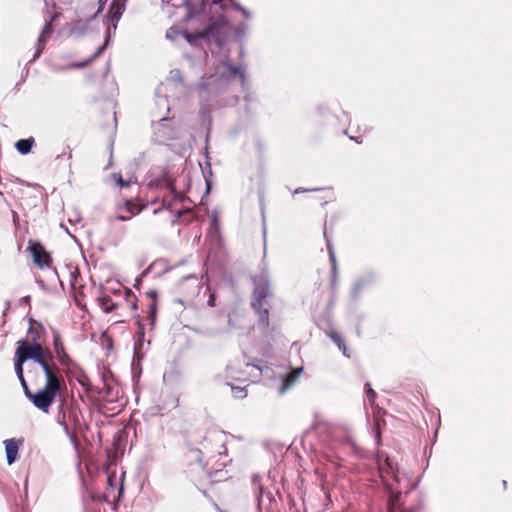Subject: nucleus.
Returning a JSON list of instances; mask_svg holds the SVG:
<instances>
[{"mask_svg": "<svg viewBox=\"0 0 512 512\" xmlns=\"http://www.w3.org/2000/svg\"><path fill=\"white\" fill-rule=\"evenodd\" d=\"M124 211L130 215L122 213L121 210L117 215V219L120 221H127L131 218V215H137L141 211V207L135 204L132 200H126L124 203Z\"/></svg>", "mask_w": 512, "mask_h": 512, "instance_id": "obj_15", "label": "nucleus"}, {"mask_svg": "<svg viewBox=\"0 0 512 512\" xmlns=\"http://www.w3.org/2000/svg\"><path fill=\"white\" fill-rule=\"evenodd\" d=\"M250 365H252L253 367H256L259 370H261V368L258 365H256V364L246 363V366H250Z\"/></svg>", "mask_w": 512, "mask_h": 512, "instance_id": "obj_43", "label": "nucleus"}, {"mask_svg": "<svg viewBox=\"0 0 512 512\" xmlns=\"http://www.w3.org/2000/svg\"><path fill=\"white\" fill-rule=\"evenodd\" d=\"M112 178L114 179L115 183L120 187H129L130 186L131 182L129 180H124L119 173H113Z\"/></svg>", "mask_w": 512, "mask_h": 512, "instance_id": "obj_26", "label": "nucleus"}, {"mask_svg": "<svg viewBox=\"0 0 512 512\" xmlns=\"http://www.w3.org/2000/svg\"><path fill=\"white\" fill-rule=\"evenodd\" d=\"M28 250L30 251V253L33 257L34 263L39 268L43 269L46 267H50L51 257L49 255V253L45 250V248L43 247L42 244H40L36 241L30 240L28 242Z\"/></svg>", "mask_w": 512, "mask_h": 512, "instance_id": "obj_9", "label": "nucleus"}, {"mask_svg": "<svg viewBox=\"0 0 512 512\" xmlns=\"http://www.w3.org/2000/svg\"><path fill=\"white\" fill-rule=\"evenodd\" d=\"M506 485H507V482L504 480V481H503V486H505V487H506Z\"/></svg>", "mask_w": 512, "mask_h": 512, "instance_id": "obj_49", "label": "nucleus"}, {"mask_svg": "<svg viewBox=\"0 0 512 512\" xmlns=\"http://www.w3.org/2000/svg\"><path fill=\"white\" fill-rule=\"evenodd\" d=\"M317 189H302V188H298L294 191L295 194H298V193H302V192H306V191H316Z\"/></svg>", "mask_w": 512, "mask_h": 512, "instance_id": "obj_38", "label": "nucleus"}, {"mask_svg": "<svg viewBox=\"0 0 512 512\" xmlns=\"http://www.w3.org/2000/svg\"><path fill=\"white\" fill-rule=\"evenodd\" d=\"M365 389H366V395H367L368 400L370 402H373L376 397V392L370 387L369 383H366Z\"/></svg>", "mask_w": 512, "mask_h": 512, "instance_id": "obj_30", "label": "nucleus"}, {"mask_svg": "<svg viewBox=\"0 0 512 512\" xmlns=\"http://www.w3.org/2000/svg\"><path fill=\"white\" fill-rule=\"evenodd\" d=\"M58 17V13H54L53 15H49V18L45 17V25L41 32V34L38 37L37 43H36V49L33 56V61L36 60L42 53L45 44L49 37L51 36L53 29H52V22Z\"/></svg>", "mask_w": 512, "mask_h": 512, "instance_id": "obj_10", "label": "nucleus"}, {"mask_svg": "<svg viewBox=\"0 0 512 512\" xmlns=\"http://www.w3.org/2000/svg\"><path fill=\"white\" fill-rule=\"evenodd\" d=\"M56 422L63 428L65 435L69 438L70 442L76 447L78 444L77 432L81 430L82 421L79 411L76 409L60 410L56 416Z\"/></svg>", "mask_w": 512, "mask_h": 512, "instance_id": "obj_4", "label": "nucleus"}, {"mask_svg": "<svg viewBox=\"0 0 512 512\" xmlns=\"http://www.w3.org/2000/svg\"><path fill=\"white\" fill-rule=\"evenodd\" d=\"M213 3L219 4L222 8L226 7L227 3H229L234 7L235 10L239 11L246 19H249L251 17V13L234 0H213Z\"/></svg>", "mask_w": 512, "mask_h": 512, "instance_id": "obj_21", "label": "nucleus"}, {"mask_svg": "<svg viewBox=\"0 0 512 512\" xmlns=\"http://www.w3.org/2000/svg\"><path fill=\"white\" fill-rule=\"evenodd\" d=\"M229 21L225 17H219L213 20L203 30L196 32L197 40H213L218 46H221L228 34Z\"/></svg>", "mask_w": 512, "mask_h": 512, "instance_id": "obj_6", "label": "nucleus"}, {"mask_svg": "<svg viewBox=\"0 0 512 512\" xmlns=\"http://www.w3.org/2000/svg\"><path fill=\"white\" fill-rule=\"evenodd\" d=\"M124 10H125L124 0H113V2L111 3L110 9H109V13H108V27H107V31H106V37H105L104 44L101 45L100 47H98L96 52L88 60H86L84 62L74 63L71 66L72 68H83L86 65H88L90 62H92L94 59H96L100 54L103 53V51L106 48V45L109 41V38H110L111 28H113V30L116 29L117 22L121 18Z\"/></svg>", "mask_w": 512, "mask_h": 512, "instance_id": "obj_3", "label": "nucleus"}, {"mask_svg": "<svg viewBox=\"0 0 512 512\" xmlns=\"http://www.w3.org/2000/svg\"><path fill=\"white\" fill-rule=\"evenodd\" d=\"M303 372V367H299L291 371L283 380V384L280 388V393L283 394L286 390L290 389L295 385L298 381L301 373Z\"/></svg>", "mask_w": 512, "mask_h": 512, "instance_id": "obj_16", "label": "nucleus"}, {"mask_svg": "<svg viewBox=\"0 0 512 512\" xmlns=\"http://www.w3.org/2000/svg\"><path fill=\"white\" fill-rule=\"evenodd\" d=\"M149 313H150V315H151L152 319L154 320V317H155V304H154V303H152V304L150 305V311H149Z\"/></svg>", "mask_w": 512, "mask_h": 512, "instance_id": "obj_37", "label": "nucleus"}, {"mask_svg": "<svg viewBox=\"0 0 512 512\" xmlns=\"http://www.w3.org/2000/svg\"><path fill=\"white\" fill-rule=\"evenodd\" d=\"M362 287H363V282H362V281H358V282L354 285V287H353V289H352V294H353V296H356V295L361 291Z\"/></svg>", "mask_w": 512, "mask_h": 512, "instance_id": "obj_32", "label": "nucleus"}, {"mask_svg": "<svg viewBox=\"0 0 512 512\" xmlns=\"http://www.w3.org/2000/svg\"><path fill=\"white\" fill-rule=\"evenodd\" d=\"M44 2H45V5H46V6H48V2H47V0H44Z\"/></svg>", "mask_w": 512, "mask_h": 512, "instance_id": "obj_50", "label": "nucleus"}, {"mask_svg": "<svg viewBox=\"0 0 512 512\" xmlns=\"http://www.w3.org/2000/svg\"><path fill=\"white\" fill-rule=\"evenodd\" d=\"M215 299H216L215 293L214 292L210 293L209 298L207 300V305L210 307L215 306Z\"/></svg>", "mask_w": 512, "mask_h": 512, "instance_id": "obj_33", "label": "nucleus"}, {"mask_svg": "<svg viewBox=\"0 0 512 512\" xmlns=\"http://www.w3.org/2000/svg\"><path fill=\"white\" fill-rule=\"evenodd\" d=\"M30 359V350H21L17 347L14 358V370L18 380L24 378L23 364Z\"/></svg>", "mask_w": 512, "mask_h": 512, "instance_id": "obj_14", "label": "nucleus"}, {"mask_svg": "<svg viewBox=\"0 0 512 512\" xmlns=\"http://www.w3.org/2000/svg\"><path fill=\"white\" fill-rule=\"evenodd\" d=\"M6 459L9 465L13 464L18 455V444L15 439H7L4 441Z\"/></svg>", "mask_w": 512, "mask_h": 512, "instance_id": "obj_17", "label": "nucleus"}, {"mask_svg": "<svg viewBox=\"0 0 512 512\" xmlns=\"http://www.w3.org/2000/svg\"><path fill=\"white\" fill-rule=\"evenodd\" d=\"M324 236H325V238H326V242H327V250H328V253H329V257H330V262H331V266H332V271H333V273L335 274V273H336V269H337L336 256H335V252H334L333 246H332V244H331V241H330V239L328 238V235H327V231H326V230L324 231Z\"/></svg>", "mask_w": 512, "mask_h": 512, "instance_id": "obj_23", "label": "nucleus"}, {"mask_svg": "<svg viewBox=\"0 0 512 512\" xmlns=\"http://www.w3.org/2000/svg\"><path fill=\"white\" fill-rule=\"evenodd\" d=\"M246 29H247V26H246V25H242L241 27H239V28L237 29V34H238V36L243 35Z\"/></svg>", "mask_w": 512, "mask_h": 512, "instance_id": "obj_36", "label": "nucleus"}, {"mask_svg": "<svg viewBox=\"0 0 512 512\" xmlns=\"http://www.w3.org/2000/svg\"><path fill=\"white\" fill-rule=\"evenodd\" d=\"M386 487L390 493L388 499V511L389 512H398V504L401 498V492L394 491L390 484H386Z\"/></svg>", "mask_w": 512, "mask_h": 512, "instance_id": "obj_20", "label": "nucleus"}, {"mask_svg": "<svg viewBox=\"0 0 512 512\" xmlns=\"http://www.w3.org/2000/svg\"><path fill=\"white\" fill-rule=\"evenodd\" d=\"M9 307H10V302H9V301H7V302H6V307H5V309H4V314H5V313H6V311L9 309Z\"/></svg>", "mask_w": 512, "mask_h": 512, "instance_id": "obj_41", "label": "nucleus"}, {"mask_svg": "<svg viewBox=\"0 0 512 512\" xmlns=\"http://www.w3.org/2000/svg\"><path fill=\"white\" fill-rule=\"evenodd\" d=\"M46 340V330L41 323L34 322L30 325L27 333V339H21L17 342V347L23 351L32 350L34 347L44 349Z\"/></svg>", "mask_w": 512, "mask_h": 512, "instance_id": "obj_8", "label": "nucleus"}, {"mask_svg": "<svg viewBox=\"0 0 512 512\" xmlns=\"http://www.w3.org/2000/svg\"><path fill=\"white\" fill-rule=\"evenodd\" d=\"M20 383H21V386L23 388V391H24V394L25 396L30 400V398L32 397L33 395V392L30 391L29 387H28V384L25 380V378H22V379H19Z\"/></svg>", "mask_w": 512, "mask_h": 512, "instance_id": "obj_29", "label": "nucleus"}, {"mask_svg": "<svg viewBox=\"0 0 512 512\" xmlns=\"http://www.w3.org/2000/svg\"><path fill=\"white\" fill-rule=\"evenodd\" d=\"M102 309L106 312V313H110L114 310V308L116 307V304H114L111 299H106V298H103L102 299Z\"/></svg>", "mask_w": 512, "mask_h": 512, "instance_id": "obj_27", "label": "nucleus"}, {"mask_svg": "<svg viewBox=\"0 0 512 512\" xmlns=\"http://www.w3.org/2000/svg\"><path fill=\"white\" fill-rule=\"evenodd\" d=\"M56 358H57L58 362L60 363V365H62V366L70 367L74 364L73 360L71 359V357L68 355L67 352L57 356Z\"/></svg>", "mask_w": 512, "mask_h": 512, "instance_id": "obj_25", "label": "nucleus"}, {"mask_svg": "<svg viewBox=\"0 0 512 512\" xmlns=\"http://www.w3.org/2000/svg\"><path fill=\"white\" fill-rule=\"evenodd\" d=\"M30 359L43 370L46 378L45 383H61L58 368L52 363L53 356L49 350L34 347L30 350Z\"/></svg>", "mask_w": 512, "mask_h": 512, "instance_id": "obj_5", "label": "nucleus"}, {"mask_svg": "<svg viewBox=\"0 0 512 512\" xmlns=\"http://www.w3.org/2000/svg\"><path fill=\"white\" fill-rule=\"evenodd\" d=\"M231 390H232L233 396L235 398L241 399V398H245L247 396L245 388H243V387L231 386Z\"/></svg>", "mask_w": 512, "mask_h": 512, "instance_id": "obj_28", "label": "nucleus"}, {"mask_svg": "<svg viewBox=\"0 0 512 512\" xmlns=\"http://www.w3.org/2000/svg\"><path fill=\"white\" fill-rule=\"evenodd\" d=\"M228 324H229V326H230V327H232V328L234 327V324H233V321H232V319H231V318L229 319Z\"/></svg>", "mask_w": 512, "mask_h": 512, "instance_id": "obj_44", "label": "nucleus"}, {"mask_svg": "<svg viewBox=\"0 0 512 512\" xmlns=\"http://www.w3.org/2000/svg\"><path fill=\"white\" fill-rule=\"evenodd\" d=\"M253 291L251 307L258 315L259 324L267 329L269 327V309L268 299L272 296V287L268 269L264 267L261 271L252 277Z\"/></svg>", "mask_w": 512, "mask_h": 512, "instance_id": "obj_2", "label": "nucleus"}, {"mask_svg": "<svg viewBox=\"0 0 512 512\" xmlns=\"http://www.w3.org/2000/svg\"><path fill=\"white\" fill-rule=\"evenodd\" d=\"M36 144L35 139L33 137L20 139L15 143L16 150L22 154L27 155L31 152L33 146Z\"/></svg>", "mask_w": 512, "mask_h": 512, "instance_id": "obj_19", "label": "nucleus"}, {"mask_svg": "<svg viewBox=\"0 0 512 512\" xmlns=\"http://www.w3.org/2000/svg\"><path fill=\"white\" fill-rule=\"evenodd\" d=\"M227 372L230 374V377H234L233 376V366L232 365H228L227 366Z\"/></svg>", "mask_w": 512, "mask_h": 512, "instance_id": "obj_39", "label": "nucleus"}, {"mask_svg": "<svg viewBox=\"0 0 512 512\" xmlns=\"http://www.w3.org/2000/svg\"><path fill=\"white\" fill-rule=\"evenodd\" d=\"M121 405H122L121 403L117 404V405H116V410H119V409H120V407H121Z\"/></svg>", "mask_w": 512, "mask_h": 512, "instance_id": "obj_47", "label": "nucleus"}, {"mask_svg": "<svg viewBox=\"0 0 512 512\" xmlns=\"http://www.w3.org/2000/svg\"><path fill=\"white\" fill-rule=\"evenodd\" d=\"M180 37L185 39L191 46L198 45L196 32H188L177 27H171L166 32V38L171 41H177Z\"/></svg>", "mask_w": 512, "mask_h": 512, "instance_id": "obj_12", "label": "nucleus"}, {"mask_svg": "<svg viewBox=\"0 0 512 512\" xmlns=\"http://www.w3.org/2000/svg\"><path fill=\"white\" fill-rule=\"evenodd\" d=\"M60 390L61 383H45L43 388L33 393L30 401L37 409L48 413Z\"/></svg>", "mask_w": 512, "mask_h": 512, "instance_id": "obj_7", "label": "nucleus"}, {"mask_svg": "<svg viewBox=\"0 0 512 512\" xmlns=\"http://www.w3.org/2000/svg\"><path fill=\"white\" fill-rule=\"evenodd\" d=\"M206 439L215 441L219 444V448L217 449V453L219 455L226 454V452H227V448L225 446L226 434L223 431L212 432Z\"/></svg>", "mask_w": 512, "mask_h": 512, "instance_id": "obj_18", "label": "nucleus"}, {"mask_svg": "<svg viewBox=\"0 0 512 512\" xmlns=\"http://www.w3.org/2000/svg\"><path fill=\"white\" fill-rule=\"evenodd\" d=\"M170 79L175 82H182V75L180 70L175 69L170 72Z\"/></svg>", "mask_w": 512, "mask_h": 512, "instance_id": "obj_31", "label": "nucleus"}, {"mask_svg": "<svg viewBox=\"0 0 512 512\" xmlns=\"http://www.w3.org/2000/svg\"><path fill=\"white\" fill-rule=\"evenodd\" d=\"M172 0H162L163 3L169 4Z\"/></svg>", "mask_w": 512, "mask_h": 512, "instance_id": "obj_45", "label": "nucleus"}, {"mask_svg": "<svg viewBox=\"0 0 512 512\" xmlns=\"http://www.w3.org/2000/svg\"><path fill=\"white\" fill-rule=\"evenodd\" d=\"M379 471H380L381 478L384 481L385 485L388 484L387 477L390 475L396 481H399L398 480V470L395 467V465L393 464V462L388 457H386L383 460V462H382L381 458H379Z\"/></svg>", "mask_w": 512, "mask_h": 512, "instance_id": "obj_13", "label": "nucleus"}, {"mask_svg": "<svg viewBox=\"0 0 512 512\" xmlns=\"http://www.w3.org/2000/svg\"><path fill=\"white\" fill-rule=\"evenodd\" d=\"M231 77H239L242 86L246 85L244 69L241 66L233 65L228 58H225L217 64L215 73L198 85V93L202 101L201 111H206L204 102L209 99L210 95L218 94L228 84Z\"/></svg>", "mask_w": 512, "mask_h": 512, "instance_id": "obj_1", "label": "nucleus"}, {"mask_svg": "<svg viewBox=\"0 0 512 512\" xmlns=\"http://www.w3.org/2000/svg\"><path fill=\"white\" fill-rule=\"evenodd\" d=\"M123 490V486L121 485L120 489H119V494L122 492Z\"/></svg>", "mask_w": 512, "mask_h": 512, "instance_id": "obj_48", "label": "nucleus"}, {"mask_svg": "<svg viewBox=\"0 0 512 512\" xmlns=\"http://www.w3.org/2000/svg\"><path fill=\"white\" fill-rule=\"evenodd\" d=\"M184 2L186 3V2H187V0H184Z\"/></svg>", "mask_w": 512, "mask_h": 512, "instance_id": "obj_51", "label": "nucleus"}, {"mask_svg": "<svg viewBox=\"0 0 512 512\" xmlns=\"http://www.w3.org/2000/svg\"><path fill=\"white\" fill-rule=\"evenodd\" d=\"M52 334H53V348H54L55 355L57 357V356L65 353L66 350H65L64 343H63V340H62V337H61L59 331L53 330Z\"/></svg>", "mask_w": 512, "mask_h": 512, "instance_id": "obj_22", "label": "nucleus"}, {"mask_svg": "<svg viewBox=\"0 0 512 512\" xmlns=\"http://www.w3.org/2000/svg\"><path fill=\"white\" fill-rule=\"evenodd\" d=\"M108 0H98V3H99V9L97 11V13L101 12L104 8V5L106 4Z\"/></svg>", "mask_w": 512, "mask_h": 512, "instance_id": "obj_35", "label": "nucleus"}, {"mask_svg": "<svg viewBox=\"0 0 512 512\" xmlns=\"http://www.w3.org/2000/svg\"><path fill=\"white\" fill-rule=\"evenodd\" d=\"M200 453H201L200 451H195V452H194V454H195V456H196V457H198V456L200 455Z\"/></svg>", "mask_w": 512, "mask_h": 512, "instance_id": "obj_46", "label": "nucleus"}, {"mask_svg": "<svg viewBox=\"0 0 512 512\" xmlns=\"http://www.w3.org/2000/svg\"><path fill=\"white\" fill-rule=\"evenodd\" d=\"M64 155H67V158L68 159H71L72 158V150L70 149V147H67V152H64L63 154L61 155H58L57 156V159H60L62 156Z\"/></svg>", "mask_w": 512, "mask_h": 512, "instance_id": "obj_34", "label": "nucleus"}, {"mask_svg": "<svg viewBox=\"0 0 512 512\" xmlns=\"http://www.w3.org/2000/svg\"><path fill=\"white\" fill-rule=\"evenodd\" d=\"M119 392H120V391H119L118 387H117V386H115V399H116V401H117V400H119V398H120V396H119Z\"/></svg>", "mask_w": 512, "mask_h": 512, "instance_id": "obj_40", "label": "nucleus"}, {"mask_svg": "<svg viewBox=\"0 0 512 512\" xmlns=\"http://www.w3.org/2000/svg\"><path fill=\"white\" fill-rule=\"evenodd\" d=\"M23 301H24L25 303H29V302H30V296H26V297H24V298H23Z\"/></svg>", "mask_w": 512, "mask_h": 512, "instance_id": "obj_42", "label": "nucleus"}, {"mask_svg": "<svg viewBox=\"0 0 512 512\" xmlns=\"http://www.w3.org/2000/svg\"><path fill=\"white\" fill-rule=\"evenodd\" d=\"M331 340L338 346V348L343 352V354L346 357H349V355L346 353V345L342 338V336L336 332H332L330 334Z\"/></svg>", "mask_w": 512, "mask_h": 512, "instance_id": "obj_24", "label": "nucleus"}, {"mask_svg": "<svg viewBox=\"0 0 512 512\" xmlns=\"http://www.w3.org/2000/svg\"><path fill=\"white\" fill-rule=\"evenodd\" d=\"M169 121L166 118H161L154 126V134L158 142L164 143L168 140L176 139L177 132H173L168 127Z\"/></svg>", "mask_w": 512, "mask_h": 512, "instance_id": "obj_11", "label": "nucleus"}]
</instances>
